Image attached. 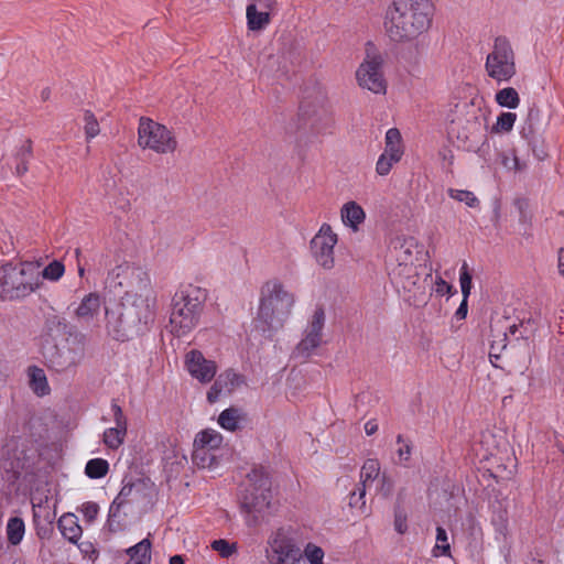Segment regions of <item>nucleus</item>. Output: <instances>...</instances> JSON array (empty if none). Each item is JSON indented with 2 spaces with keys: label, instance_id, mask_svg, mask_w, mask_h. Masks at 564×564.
<instances>
[{
  "label": "nucleus",
  "instance_id": "obj_1",
  "mask_svg": "<svg viewBox=\"0 0 564 564\" xmlns=\"http://www.w3.org/2000/svg\"><path fill=\"white\" fill-rule=\"evenodd\" d=\"M156 297L138 295L131 303L106 308V328L116 340L126 341L143 335L154 322Z\"/></svg>",
  "mask_w": 564,
  "mask_h": 564
},
{
  "label": "nucleus",
  "instance_id": "obj_2",
  "mask_svg": "<svg viewBox=\"0 0 564 564\" xmlns=\"http://www.w3.org/2000/svg\"><path fill=\"white\" fill-rule=\"evenodd\" d=\"M431 0H394L388 9L384 28L395 42H411L427 32L432 23Z\"/></svg>",
  "mask_w": 564,
  "mask_h": 564
},
{
  "label": "nucleus",
  "instance_id": "obj_3",
  "mask_svg": "<svg viewBox=\"0 0 564 564\" xmlns=\"http://www.w3.org/2000/svg\"><path fill=\"white\" fill-rule=\"evenodd\" d=\"M423 252V246L413 237H395L390 242V265H394L389 272L391 280H411L416 278L426 282H446L440 275L433 279L432 269L426 265L414 267L417 256Z\"/></svg>",
  "mask_w": 564,
  "mask_h": 564
},
{
  "label": "nucleus",
  "instance_id": "obj_4",
  "mask_svg": "<svg viewBox=\"0 0 564 564\" xmlns=\"http://www.w3.org/2000/svg\"><path fill=\"white\" fill-rule=\"evenodd\" d=\"M295 303L294 295L283 284H264L258 321L263 324L261 330H278L283 327Z\"/></svg>",
  "mask_w": 564,
  "mask_h": 564
},
{
  "label": "nucleus",
  "instance_id": "obj_5",
  "mask_svg": "<svg viewBox=\"0 0 564 564\" xmlns=\"http://www.w3.org/2000/svg\"><path fill=\"white\" fill-rule=\"evenodd\" d=\"M173 299V308L170 317L171 332L181 337L193 330L200 313L205 292L194 284H183Z\"/></svg>",
  "mask_w": 564,
  "mask_h": 564
},
{
  "label": "nucleus",
  "instance_id": "obj_6",
  "mask_svg": "<svg viewBox=\"0 0 564 564\" xmlns=\"http://www.w3.org/2000/svg\"><path fill=\"white\" fill-rule=\"evenodd\" d=\"M270 486L269 476L263 469L254 468L248 474L241 497V508L246 513L248 525H256L267 513L271 500Z\"/></svg>",
  "mask_w": 564,
  "mask_h": 564
},
{
  "label": "nucleus",
  "instance_id": "obj_7",
  "mask_svg": "<svg viewBox=\"0 0 564 564\" xmlns=\"http://www.w3.org/2000/svg\"><path fill=\"white\" fill-rule=\"evenodd\" d=\"M485 72L497 83H507L517 74L516 53L507 36L499 35L494 39L486 57Z\"/></svg>",
  "mask_w": 564,
  "mask_h": 564
},
{
  "label": "nucleus",
  "instance_id": "obj_8",
  "mask_svg": "<svg viewBox=\"0 0 564 564\" xmlns=\"http://www.w3.org/2000/svg\"><path fill=\"white\" fill-rule=\"evenodd\" d=\"M138 144L143 150L158 154H170L177 149V140L172 130L150 118H140Z\"/></svg>",
  "mask_w": 564,
  "mask_h": 564
},
{
  "label": "nucleus",
  "instance_id": "obj_9",
  "mask_svg": "<svg viewBox=\"0 0 564 564\" xmlns=\"http://www.w3.org/2000/svg\"><path fill=\"white\" fill-rule=\"evenodd\" d=\"M28 442L21 437H11L6 442L0 454V473L4 481L14 484L28 467Z\"/></svg>",
  "mask_w": 564,
  "mask_h": 564
},
{
  "label": "nucleus",
  "instance_id": "obj_10",
  "mask_svg": "<svg viewBox=\"0 0 564 564\" xmlns=\"http://www.w3.org/2000/svg\"><path fill=\"white\" fill-rule=\"evenodd\" d=\"M44 357L50 368L64 372L77 367L85 357V345L78 338L66 339L59 345L44 348Z\"/></svg>",
  "mask_w": 564,
  "mask_h": 564
},
{
  "label": "nucleus",
  "instance_id": "obj_11",
  "mask_svg": "<svg viewBox=\"0 0 564 564\" xmlns=\"http://www.w3.org/2000/svg\"><path fill=\"white\" fill-rule=\"evenodd\" d=\"M300 117L316 135L329 133L334 126L332 112L322 96L304 99L300 106Z\"/></svg>",
  "mask_w": 564,
  "mask_h": 564
},
{
  "label": "nucleus",
  "instance_id": "obj_12",
  "mask_svg": "<svg viewBox=\"0 0 564 564\" xmlns=\"http://www.w3.org/2000/svg\"><path fill=\"white\" fill-rule=\"evenodd\" d=\"M338 242V236L332 229L330 225L323 224L310 242V250L316 263L330 270L335 265V246Z\"/></svg>",
  "mask_w": 564,
  "mask_h": 564
},
{
  "label": "nucleus",
  "instance_id": "obj_13",
  "mask_svg": "<svg viewBox=\"0 0 564 564\" xmlns=\"http://www.w3.org/2000/svg\"><path fill=\"white\" fill-rule=\"evenodd\" d=\"M382 58L379 54L367 53L365 61L356 72L360 87L375 94H384L387 86L381 70Z\"/></svg>",
  "mask_w": 564,
  "mask_h": 564
},
{
  "label": "nucleus",
  "instance_id": "obj_14",
  "mask_svg": "<svg viewBox=\"0 0 564 564\" xmlns=\"http://www.w3.org/2000/svg\"><path fill=\"white\" fill-rule=\"evenodd\" d=\"M325 326V312L323 307H316L304 330V337L297 344L295 354L299 357L307 358L319 347Z\"/></svg>",
  "mask_w": 564,
  "mask_h": 564
},
{
  "label": "nucleus",
  "instance_id": "obj_15",
  "mask_svg": "<svg viewBox=\"0 0 564 564\" xmlns=\"http://www.w3.org/2000/svg\"><path fill=\"white\" fill-rule=\"evenodd\" d=\"M184 365L188 373L200 383H209L218 370L216 362L205 358L203 352L197 349L186 352Z\"/></svg>",
  "mask_w": 564,
  "mask_h": 564
},
{
  "label": "nucleus",
  "instance_id": "obj_16",
  "mask_svg": "<svg viewBox=\"0 0 564 564\" xmlns=\"http://www.w3.org/2000/svg\"><path fill=\"white\" fill-rule=\"evenodd\" d=\"M39 279V261L8 262L0 268V282H31Z\"/></svg>",
  "mask_w": 564,
  "mask_h": 564
},
{
  "label": "nucleus",
  "instance_id": "obj_17",
  "mask_svg": "<svg viewBox=\"0 0 564 564\" xmlns=\"http://www.w3.org/2000/svg\"><path fill=\"white\" fill-rule=\"evenodd\" d=\"M480 132V123L477 120L458 119L451 123L448 133L456 138L458 147L474 150L477 145V137Z\"/></svg>",
  "mask_w": 564,
  "mask_h": 564
},
{
  "label": "nucleus",
  "instance_id": "obj_18",
  "mask_svg": "<svg viewBox=\"0 0 564 564\" xmlns=\"http://www.w3.org/2000/svg\"><path fill=\"white\" fill-rule=\"evenodd\" d=\"M271 547L276 555V564H306L301 549L285 536L274 538Z\"/></svg>",
  "mask_w": 564,
  "mask_h": 564
},
{
  "label": "nucleus",
  "instance_id": "obj_19",
  "mask_svg": "<svg viewBox=\"0 0 564 564\" xmlns=\"http://www.w3.org/2000/svg\"><path fill=\"white\" fill-rule=\"evenodd\" d=\"M113 413L115 427H109L104 432V444L110 449H118L124 442L127 435V419L122 409L117 403L111 404Z\"/></svg>",
  "mask_w": 564,
  "mask_h": 564
},
{
  "label": "nucleus",
  "instance_id": "obj_20",
  "mask_svg": "<svg viewBox=\"0 0 564 564\" xmlns=\"http://www.w3.org/2000/svg\"><path fill=\"white\" fill-rule=\"evenodd\" d=\"M147 489L148 485L143 479L137 478L133 480L124 478L123 486L117 497L126 505L139 502L145 498Z\"/></svg>",
  "mask_w": 564,
  "mask_h": 564
},
{
  "label": "nucleus",
  "instance_id": "obj_21",
  "mask_svg": "<svg viewBox=\"0 0 564 564\" xmlns=\"http://www.w3.org/2000/svg\"><path fill=\"white\" fill-rule=\"evenodd\" d=\"M109 279H123L128 281H147L150 280V275L148 271H145L140 265H135L133 263H122L116 267L110 273Z\"/></svg>",
  "mask_w": 564,
  "mask_h": 564
},
{
  "label": "nucleus",
  "instance_id": "obj_22",
  "mask_svg": "<svg viewBox=\"0 0 564 564\" xmlns=\"http://www.w3.org/2000/svg\"><path fill=\"white\" fill-rule=\"evenodd\" d=\"M58 530L62 535L70 543L76 544L83 534V529L78 523V518L74 513H64L57 521Z\"/></svg>",
  "mask_w": 564,
  "mask_h": 564
},
{
  "label": "nucleus",
  "instance_id": "obj_23",
  "mask_svg": "<svg viewBox=\"0 0 564 564\" xmlns=\"http://www.w3.org/2000/svg\"><path fill=\"white\" fill-rule=\"evenodd\" d=\"M340 218L345 226L351 228L352 231H357L365 221L366 214L360 205L351 200L343 205Z\"/></svg>",
  "mask_w": 564,
  "mask_h": 564
},
{
  "label": "nucleus",
  "instance_id": "obj_24",
  "mask_svg": "<svg viewBox=\"0 0 564 564\" xmlns=\"http://www.w3.org/2000/svg\"><path fill=\"white\" fill-rule=\"evenodd\" d=\"M397 291L406 303L413 306L426 304L431 295L423 284H402Z\"/></svg>",
  "mask_w": 564,
  "mask_h": 564
},
{
  "label": "nucleus",
  "instance_id": "obj_25",
  "mask_svg": "<svg viewBox=\"0 0 564 564\" xmlns=\"http://www.w3.org/2000/svg\"><path fill=\"white\" fill-rule=\"evenodd\" d=\"M223 440V435L219 432L206 429L196 434L193 447L216 452L220 448Z\"/></svg>",
  "mask_w": 564,
  "mask_h": 564
},
{
  "label": "nucleus",
  "instance_id": "obj_26",
  "mask_svg": "<svg viewBox=\"0 0 564 564\" xmlns=\"http://www.w3.org/2000/svg\"><path fill=\"white\" fill-rule=\"evenodd\" d=\"M386 154L402 158L404 154V144L401 132L398 128H390L384 135V149Z\"/></svg>",
  "mask_w": 564,
  "mask_h": 564
},
{
  "label": "nucleus",
  "instance_id": "obj_27",
  "mask_svg": "<svg viewBox=\"0 0 564 564\" xmlns=\"http://www.w3.org/2000/svg\"><path fill=\"white\" fill-rule=\"evenodd\" d=\"M247 28L251 32H262L272 21V17L267 12L258 11L251 7L246 8Z\"/></svg>",
  "mask_w": 564,
  "mask_h": 564
},
{
  "label": "nucleus",
  "instance_id": "obj_28",
  "mask_svg": "<svg viewBox=\"0 0 564 564\" xmlns=\"http://www.w3.org/2000/svg\"><path fill=\"white\" fill-rule=\"evenodd\" d=\"M245 419L242 410L230 406L224 410L218 416V424L227 431L235 432L240 427V422Z\"/></svg>",
  "mask_w": 564,
  "mask_h": 564
},
{
  "label": "nucleus",
  "instance_id": "obj_29",
  "mask_svg": "<svg viewBox=\"0 0 564 564\" xmlns=\"http://www.w3.org/2000/svg\"><path fill=\"white\" fill-rule=\"evenodd\" d=\"M28 373L30 378V388L36 395L43 397L50 393V386L43 369L33 366L29 368Z\"/></svg>",
  "mask_w": 564,
  "mask_h": 564
},
{
  "label": "nucleus",
  "instance_id": "obj_30",
  "mask_svg": "<svg viewBox=\"0 0 564 564\" xmlns=\"http://www.w3.org/2000/svg\"><path fill=\"white\" fill-rule=\"evenodd\" d=\"M541 111L536 107H531L521 126L520 134L525 140H531L540 129Z\"/></svg>",
  "mask_w": 564,
  "mask_h": 564
},
{
  "label": "nucleus",
  "instance_id": "obj_31",
  "mask_svg": "<svg viewBox=\"0 0 564 564\" xmlns=\"http://www.w3.org/2000/svg\"><path fill=\"white\" fill-rule=\"evenodd\" d=\"M151 542L149 539H143L135 545L128 550L130 556L127 564H150L151 561Z\"/></svg>",
  "mask_w": 564,
  "mask_h": 564
},
{
  "label": "nucleus",
  "instance_id": "obj_32",
  "mask_svg": "<svg viewBox=\"0 0 564 564\" xmlns=\"http://www.w3.org/2000/svg\"><path fill=\"white\" fill-rule=\"evenodd\" d=\"M35 289L32 284H0V301H13L24 297Z\"/></svg>",
  "mask_w": 564,
  "mask_h": 564
},
{
  "label": "nucleus",
  "instance_id": "obj_33",
  "mask_svg": "<svg viewBox=\"0 0 564 564\" xmlns=\"http://www.w3.org/2000/svg\"><path fill=\"white\" fill-rule=\"evenodd\" d=\"M380 463L378 459L368 458L360 469V482L358 487L367 488L379 477Z\"/></svg>",
  "mask_w": 564,
  "mask_h": 564
},
{
  "label": "nucleus",
  "instance_id": "obj_34",
  "mask_svg": "<svg viewBox=\"0 0 564 564\" xmlns=\"http://www.w3.org/2000/svg\"><path fill=\"white\" fill-rule=\"evenodd\" d=\"M100 304L101 301L99 295L90 293L83 299L82 303L76 310V314L79 318L89 319L96 313H98Z\"/></svg>",
  "mask_w": 564,
  "mask_h": 564
},
{
  "label": "nucleus",
  "instance_id": "obj_35",
  "mask_svg": "<svg viewBox=\"0 0 564 564\" xmlns=\"http://www.w3.org/2000/svg\"><path fill=\"white\" fill-rule=\"evenodd\" d=\"M25 532V524L21 518L14 517L10 518L7 524V538L9 543L12 545H18Z\"/></svg>",
  "mask_w": 564,
  "mask_h": 564
},
{
  "label": "nucleus",
  "instance_id": "obj_36",
  "mask_svg": "<svg viewBox=\"0 0 564 564\" xmlns=\"http://www.w3.org/2000/svg\"><path fill=\"white\" fill-rule=\"evenodd\" d=\"M496 102L509 109H516L520 105V97L518 91L513 87H506L497 91Z\"/></svg>",
  "mask_w": 564,
  "mask_h": 564
},
{
  "label": "nucleus",
  "instance_id": "obj_37",
  "mask_svg": "<svg viewBox=\"0 0 564 564\" xmlns=\"http://www.w3.org/2000/svg\"><path fill=\"white\" fill-rule=\"evenodd\" d=\"M192 459L198 468H213L217 465V457L215 452L199 447H194Z\"/></svg>",
  "mask_w": 564,
  "mask_h": 564
},
{
  "label": "nucleus",
  "instance_id": "obj_38",
  "mask_svg": "<svg viewBox=\"0 0 564 564\" xmlns=\"http://www.w3.org/2000/svg\"><path fill=\"white\" fill-rule=\"evenodd\" d=\"M216 380L225 388V391L228 393L232 392L245 382L243 377L232 369L225 370L217 377Z\"/></svg>",
  "mask_w": 564,
  "mask_h": 564
},
{
  "label": "nucleus",
  "instance_id": "obj_39",
  "mask_svg": "<svg viewBox=\"0 0 564 564\" xmlns=\"http://www.w3.org/2000/svg\"><path fill=\"white\" fill-rule=\"evenodd\" d=\"M40 278L50 281H56L61 279L65 272L64 264L58 260H53L46 267H42L39 262Z\"/></svg>",
  "mask_w": 564,
  "mask_h": 564
},
{
  "label": "nucleus",
  "instance_id": "obj_40",
  "mask_svg": "<svg viewBox=\"0 0 564 564\" xmlns=\"http://www.w3.org/2000/svg\"><path fill=\"white\" fill-rule=\"evenodd\" d=\"M32 155V143L30 140L25 141V143L18 150L17 152V166L15 173L19 176L24 175L29 170V160Z\"/></svg>",
  "mask_w": 564,
  "mask_h": 564
},
{
  "label": "nucleus",
  "instance_id": "obj_41",
  "mask_svg": "<svg viewBox=\"0 0 564 564\" xmlns=\"http://www.w3.org/2000/svg\"><path fill=\"white\" fill-rule=\"evenodd\" d=\"M109 464L106 459L94 458L87 462L85 467L86 475L91 479L101 478L107 475Z\"/></svg>",
  "mask_w": 564,
  "mask_h": 564
},
{
  "label": "nucleus",
  "instance_id": "obj_42",
  "mask_svg": "<svg viewBox=\"0 0 564 564\" xmlns=\"http://www.w3.org/2000/svg\"><path fill=\"white\" fill-rule=\"evenodd\" d=\"M517 121V113L502 112L497 117L496 123L492 126L491 131L495 133H508L513 129Z\"/></svg>",
  "mask_w": 564,
  "mask_h": 564
},
{
  "label": "nucleus",
  "instance_id": "obj_43",
  "mask_svg": "<svg viewBox=\"0 0 564 564\" xmlns=\"http://www.w3.org/2000/svg\"><path fill=\"white\" fill-rule=\"evenodd\" d=\"M33 521L36 535L42 540L48 539L53 533V520L50 517V513L47 512V514L44 517V522L42 523L40 514L34 510Z\"/></svg>",
  "mask_w": 564,
  "mask_h": 564
},
{
  "label": "nucleus",
  "instance_id": "obj_44",
  "mask_svg": "<svg viewBox=\"0 0 564 564\" xmlns=\"http://www.w3.org/2000/svg\"><path fill=\"white\" fill-rule=\"evenodd\" d=\"M402 158L392 156L390 154L381 153L376 163V172L380 176H386L390 173L393 165L401 161Z\"/></svg>",
  "mask_w": 564,
  "mask_h": 564
},
{
  "label": "nucleus",
  "instance_id": "obj_45",
  "mask_svg": "<svg viewBox=\"0 0 564 564\" xmlns=\"http://www.w3.org/2000/svg\"><path fill=\"white\" fill-rule=\"evenodd\" d=\"M448 195L451 198L458 200L460 203L466 204L468 207H477L479 205L478 198L474 195L473 192L464 191V189H448Z\"/></svg>",
  "mask_w": 564,
  "mask_h": 564
},
{
  "label": "nucleus",
  "instance_id": "obj_46",
  "mask_svg": "<svg viewBox=\"0 0 564 564\" xmlns=\"http://www.w3.org/2000/svg\"><path fill=\"white\" fill-rule=\"evenodd\" d=\"M397 444L399 445L397 448L398 464L405 465L412 455V444L405 441L402 435L397 436Z\"/></svg>",
  "mask_w": 564,
  "mask_h": 564
},
{
  "label": "nucleus",
  "instance_id": "obj_47",
  "mask_svg": "<svg viewBox=\"0 0 564 564\" xmlns=\"http://www.w3.org/2000/svg\"><path fill=\"white\" fill-rule=\"evenodd\" d=\"M84 130L86 139L89 141L97 137L100 132L99 123L93 112L86 111L84 115Z\"/></svg>",
  "mask_w": 564,
  "mask_h": 564
},
{
  "label": "nucleus",
  "instance_id": "obj_48",
  "mask_svg": "<svg viewBox=\"0 0 564 564\" xmlns=\"http://www.w3.org/2000/svg\"><path fill=\"white\" fill-rule=\"evenodd\" d=\"M304 561L306 563L308 562L310 564H324V552L319 546L315 544L308 543L304 550Z\"/></svg>",
  "mask_w": 564,
  "mask_h": 564
},
{
  "label": "nucleus",
  "instance_id": "obj_49",
  "mask_svg": "<svg viewBox=\"0 0 564 564\" xmlns=\"http://www.w3.org/2000/svg\"><path fill=\"white\" fill-rule=\"evenodd\" d=\"M366 489L357 486V489L349 496V506L359 510L361 513L366 511Z\"/></svg>",
  "mask_w": 564,
  "mask_h": 564
},
{
  "label": "nucleus",
  "instance_id": "obj_50",
  "mask_svg": "<svg viewBox=\"0 0 564 564\" xmlns=\"http://www.w3.org/2000/svg\"><path fill=\"white\" fill-rule=\"evenodd\" d=\"M247 6L258 11L267 12V14L273 17L276 11L278 2L276 0H249Z\"/></svg>",
  "mask_w": 564,
  "mask_h": 564
},
{
  "label": "nucleus",
  "instance_id": "obj_51",
  "mask_svg": "<svg viewBox=\"0 0 564 564\" xmlns=\"http://www.w3.org/2000/svg\"><path fill=\"white\" fill-rule=\"evenodd\" d=\"M212 549L219 553L221 557H229L236 552V544L219 539L212 542Z\"/></svg>",
  "mask_w": 564,
  "mask_h": 564
},
{
  "label": "nucleus",
  "instance_id": "obj_52",
  "mask_svg": "<svg viewBox=\"0 0 564 564\" xmlns=\"http://www.w3.org/2000/svg\"><path fill=\"white\" fill-rule=\"evenodd\" d=\"M80 512L83 513L85 520L91 523L99 513V506L96 502H85L80 507Z\"/></svg>",
  "mask_w": 564,
  "mask_h": 564
},
{
  "label": "nucleus",
  "instance_id": "obj_53",
  "mask_svg": "<svg viewBox=\"0 0 564 564\" xmlns=\"http://www.w3.org/2000/svg\"><path fill=\"white\" fill-rule=\"evenodd\" d=\"M436 546L435 550H441L443 555L449 553V544L447 542V533L442 527L436 529Z\"/></svg>",
  "mask_w": 564,
  "mask_h": 564
},
{
  "label": "nucleus",
  "instance_id": "obj_54",
  "mask_svg": "<svg viewBox=\"0 0 564 564\" xmlns=\"http://www.w3.org/2000/svg\"><path fill=\"white\" fill-rule=\"evenodd\" d=\"M123 506H126V503L122 502L121 500H119L118 497H116L109 508V513H108L109 525H111L112 522L117 521L120 518V511Z\"/></svg>",
  "mask_w": 564,
  "mask_h": 564
},
{
  "label": "nucleus",
  "instance_id": "obj_55",
  "mask_svg": "<svg viewBox=\"0 0 564 564\" xmlns=\"http://www.w3.org/2000/svg\"><path fill=\"white\" fill-rule=\"evenodd\" d=\"M394 529L400 534L405 533L408 530L406 516L401 510H397L394 513Z\"/></svg>",
  "mask_w": 564,
  "mask_h": 564
},
{
  "label": "nucleus",
  "instance_id": "obj_56",
  "mask_svg": "<svg viewBox=\"0 0 564 564\" xmlns=\"http://www.w3.org/2000/svg\"><path fill=\"white\" fill-rule=\"evenodd\" d=\"M223 392H226L225 388L217 380H215L207 392V401L209 403H215Z\"/></svg>",
  "mask_w": 564,
  "mask_h": 564
},
{
  "label": "nucleus",
  "instance_id": "obj_57",
  "mask_svg": "<svg viewBox=\"0 0 564 564\" xmlns=\"http://www.w3.org/2000/svg\"><path fill=\"white\" fill-rule=\"evenodd\" d=\"M502 165L508 170H518V159L517 156H509L507 154H502L501 160Z\"/></svg>",
  "mask_w": 564,
  "mask_h": 564
},
{
  "label": "nucleus",
  "instance_id": "obj_58",
  "mask_svg": "<svg viewBox=\"0 0 564 564\" xmlns=\"http://www.w3.org/2000/svg\"><path fill=\"white\" fill-rule=\"evenodd\" d=\"M459 282H471V275L468 272V265L466 262L462 265Z\"/></svg>",
  "mask_w": 564,
  "mask_h": 564
},
{
  "label": "nucleus",
  "instance_id": "obj_59",
  "mask_svg": "<svg viewBox=\"0 0 564 564\" xmlns=\"http://www.w3.org/2000/svg\"><path fill=\"white\" fill-rule=\"evenodd\" d=\"M467 315V301L463 300L459 307L456 311V316L460 319L465 318Z\"/></svg>",
  "mask_w": 564,
  "mask_h": 564
},
{
  "label": "nucleus",
  "instance_id": "obj_60",
  "mask_svg": "<svg viewBox=\"0 0 564 564\" xmlns=\"http://www.w3.org/2000/svg\"><path fill=\"white\" fill-rule=\"evenodd\" d=\"M377 431H378V425L375 422L368 421L365 424V432L367 435H373Z\"/></svg>",
  "mask_w": 564,
  "mask_h": 564
},
{
  "label": "nucleus",
  "instance_id": "obj_61",
  "mask_svg": "<svg viewBox=\"0 0 564 564\" xmlns=\"http://www.w3.org/2000/svg\"><path fill=\"white\" fill-rule=\"evenodd\" d=\"M558 270L564 278V249L558 250Z\"/></svg>",
  "mask_w": 564,
  "mask_h": 564
},
{
  "label": "nucleus",
  "instance_id": "obj_62",
  "mask_svg": "<svg viewBox=\"0 0 564 564\" xmlns=\"http://www.w3.org/2000/svg\"><path fill=\"white\" fill-rule=\"evenodd\" d=\"M462 286V293H463V300L467 301V297L470 293L471 284H460Z\"/></svg>",
  "mask_w": 564,
  "mask_h": 564
},
{
  "label": "nucleus",
  "instance_id": "obj_63",
  "mask_svg": "<svg viewBox=\"0 0 564 564\" xmlns=\"http://www.w3.org/2000/svg\"><path fill=\"white\" fill-rule=\"evenodd\" d=\"M382 482H383V486H384L386 484H388V489L386 490L384 495H386V496L390 495V492H391V488H392V485H391L390 479H389L386 475H383V476H382Z\"/></svg>",
  "mask_w": 564,
  "mask_h": 564
},
{
  "label": "nucleus",
  "instance_id": "obj_64",
  "mask_svg": "<svg viewBox=\"0 0 564 564\" xmlns=\"http://www.w3.org/2000/svg\"><path fill=\"white\" fill-rule=\"evenodd\" d=\"M170 564H184V558L181 555H173L170 558Z\"/></svg>",
  "mask_w": 564,
  "mask_h": 564
}]
</instances>
